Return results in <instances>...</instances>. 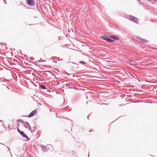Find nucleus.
Segmentation results:
<instances>
[{
	"instance_id": "obj_1",
	"label": "nucleus",
	"mask_w": 157,
	"mask_h": 157,
	"mask_svg": "<svg viewBox=\"0 0 157 157\" xmlns=\"http://www.w3.org/2000/svg\"><path fill=\"white\" fill-rule=\"evenodd\" d=\"M101 37L104 40H106L109 42H113L116 40H118V37L117 36H110L108 37L105 35H103Z\"/></svg>"
},
{
	"instance_id": "obj_12",
	"label": "nucleus",
	"mask_w": 157,
	"mask_h": 157,
	"mask_svg": "<svg viewBox=\"0 0 157 157\" xmlns=\"http://www.w3.org/2000/svg\"><path fill=\"white\" fill-rule=\"evenodd\" d=\"M5 4H6V2H5Z\"/></svg>"
},
{
	"instance_id": "obj_3",
	"label": "nucleus",
	"mask_w": 157,
	"mask_h": 157,
	"mask_svg": "<svg viewBox=\"0 0 157 157\" xmlns=\"http://www.w3.org/2000/svg\"><path fill=\"white\" fill-rule=\"evenodd\" d=\"M37 110L36 109L34 110L29 115V117H33L37 113Z\"/></svg>"
},
{
	"instance_id": "obj_2",
	"label": "nucleus",
	"mask_w": 157,
	"mask_h": 157,
	"mask_svg": "<svg viewBox=\"0 0 157 157\" xmlns=\"http://www.w3.org/2000/svg\"><path fill=\"white\" fill-rule=\"evenodd\" d=\"M27 3L30 6H33L35 5V2L34 0H26Z\"/></svg>"
},
{
	"instance_id": "obj_7",
	"label": "nucleus",
	"mask_w": 157,
	"mask_h": 157,
	"mask_svg": "<svg viewBox=\"0 0 157 157\" xmlns=\"http://www.w3.org/2000/svg\"><path fill=\"white\" fill-rule=\"evenodd\" d=\"M140 40L141 41L143 42H148V41L145 39H143L142 38H140Z\"/></svg>"
},
{
	"instance_id": "obj_4",
	"label": "nucleus",
	"mask_w": 157,
	"mask_h": 157,
	"mask_svg": "<svg viewBox=\"0 0 157 157\" xmlns=\"http://www.w3.org/2000/svg\"><path fill=\"white\" fill-rule=\"evenodd\" d=\"M20 134L24 137H25L28 139V140H29V138L28 136L25 135L24 132L23 131H21Z\"/></svg>"
},
{
	"instance_id": "obj_9",
	"label": "nucleus",
	"mask_w": 157,
	"mask_h": 157,
	"mask_svg": "<svg viewBox=\"0 0 157 157\" xmlns=\"http://www.w3.org/2000/svg\"><path fill=\"white\" fill-rule=\"evenodd\" d=\"M129 19L130 20H132L134 19V17L131 16L130 17Z\"/></svg>"
},
{
	"instance_id": "obj_8",
	"label": "nucleus",
	"mask_w": 157,
	"mask_h": 157,
	"mask_svg": "<svg viewBox=\"0 0 157 157\" xmlns=\"http://www.w3.org/2000/svg\"><path fill=\"white\" fill-rule=\"evenodd\" d=\"M40 87L43 90H45L46 89V87L43 85H40Z\"/></svg>"
},
{
	"instance_id": "obj_11",
	"label": "nucleus",
	"mask_w": 157,
	"mask_h": 157,
	"mask_svg": "<svg viewBox=\"0 0 157 157\" xmlns=\"http://www.w3.org/2000/svg\"><path fill=\"white\" fill-rule=\"evenodd\" d=\"M17 130L18 132L20 133H21V131L19 129H18V128H17Z\"/></svg>"
},
{
	"instance_id": "obj_6",
	"label": "nucleus",
	"mask_w": 157,
	"mask_h": 157,
	"mask_svg": "<svg viewBox=\"0 0 157 157\" xmlns=\"http://www.w3.org/2000/svg\"><path fill=\"white\" fill-rule=\"evenodd\" d=\"M41 147L42 148V150L44 152L47 151V150L46 147L44 146H41Z\"/></svg>"
},
{
	"instance_id": "obj_5",
	"label": "nucleus",
	"mask_w": 157,
	"mask_h": 157,
	"mask_svg": "<svg viewBox=\"0 0 157 157\" xmlns=\"http://www.w3.org/2000/svg\"><path fill=\"white\" fill-rule=\"evenodd\" d=\"M24 126L25 128L28 129L30 128V126L29 124L27 123H26L25 124H24Z\"/></svg>"
},
{
	"instance_id": "obj_10",
	"label": "nucleus",
	"mask_w": 157,
	"mask_h": 157,
	"mask_svg": "<svg viewBox=\"0 0 157 157\" xmlns=\"http://www.w3.org/2000/svg\"><path fill=\"white\" fill-rule=\"evenodd\" d=\"M79 63H82V64H85L86 63H85V62H83V61L80 62Z\"/></svg>"
}]
</instances>
